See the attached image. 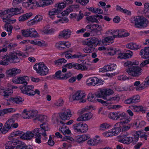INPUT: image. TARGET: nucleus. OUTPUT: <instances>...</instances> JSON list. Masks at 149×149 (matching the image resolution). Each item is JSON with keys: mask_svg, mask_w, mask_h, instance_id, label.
I'll list each match as a JSON object with an SVG mask.
<instances>
[{"mask_svg": "<svg viewBox=\"0 0 149 149\" xmlns=\"http://www.w3.org/2000/svg\"><path fill=\"white\" fill-rule=\"evenodd\" d=\"M57 127H58V126H60V125L61 126H63V128L65 129H66L68 128L67 126L66 125V123H65L63 121L61 120L59 121L58 120H57Z\"/></svg>", "mask_w": 149, "mask_h": 149, "instance_id": "nucleus-62", "label": "nucleus"}, {"mask_svg": "<svg viewBox=\"0 0 149 149\" xmlns=\"http://www.w3.org/2000/svg\"><path fill=\"white\" fill-rule=\"evenodd\" d=\"M118 35H114L116 38H123L128 36L130 33H125L123 30H118Z\"/></svg>", "mask_w": 149, "mask_h": 149, "instance_id": "nucleus-32", "label": "nucleus"}, {"mask_svg": "<svg viewBox=\"0 0 149 149\" xmlns=\"http://www.w3.org/2000/svg\"><path fill=\"white\" fill-rule=\"evenodd\" d=\"M66 6V4H65L64 2H61L59 3L57 7V10H56V13L58 12H60L61 11V10L65 8Z\"/></svg>", "mask_w": 149, "mask_h": 149, "instance_id": "nucleus-51", "label": "nucleus"}, {"mask_svg": "<svg viewBox=\"0 0 149 149\" xmlns=\"http://www.w3.org/2000/svg\"><path fill=\"white\" fill-rule=\"evenodd\" d=\"M113 93V90L111 89L99 90L98 91L96 95L97 97H102L104 99H106L107 97H109L107 96V95L112 94Z\"/></svg>", "mask_w": 149, "mask_h": 149, "instance_id": "nucleus-10", "label": "nucleus"}, {"mask_svg": "<svg viewBox=\"0 0 149 149\" xmlns=\"http://www.w3.org/2000/svg\"><path fill=\"white\" fill-rule=\"evenodd\" d=\"M88 125L86 124H83L81 122V128L80 130V132L84 133L88 130Z\"/></svg>", "mask_w": 149, "mask_h": 149, "instance_id": "nucleus-53", "label": "nucleus"}, {"mask_svg": "<svg viewBox=\"0 0 149 149\" xmlns=\"http://www.w3.org/2000/svg\"><path fill=\"white\" fill-rule=\"evenodd\" d=\"M87 20L89 22H98L97 19L94 16H91L86 17Z\"/></svg>", "mask_w": 149, "mask_h": 149, "instance_id": "nucleus-56", "label": "nucleus"}, {"mask_svg": "<svg viewBox=\"0 0 149 149\" xmlns=\"http://www.w3.org/2000/svg\"><path fill=\"white\" fill-rule=\"evenodd\" d=\"M100 142V140L95 139H91L88 141L87 144L89 146L97 145Z\"/></svg>", "mask_w": 149, "mask_h": 149, "instance_id": "nucleus-40", "label": "nucleus"}, {"mask_svg": "<svg viewBox=\"0 0 149 149\" xmlns=\"http://www.w3.org/2000/svg\"><path fill=\"white\" fill-rule=\"evenodd\" d=\"M140 54L142 58H148L140 64V66L143 67L146 64H149V47H146L141 49Z\"/></svg>", "mask_w": 149, "mask_h": 149, "instance_id": "nucleus-8", "label": "nucleus"}, {"mask_svg": "<svg viewBox=\"0 0 149 149\" xmlns=\"http://www.w3.org/2000/svg\"><path fill=\"white\" fill-rule=\"evenodd\" d=\"M7 59L10 63H18L20 61V59L17 56H22L24 58L27 57L26 55L20 51L13 52L7 55Z\"/></svg>", "mask_w": 149, "mask_h": 149, "instance_id": "nucleus-3", "label": "nucleus"}, {"mask_svg": "<svg viewBox=\"0 0 149 149\" xmlns=\"http://www.w3.org/2000/svg\"><path fill=\"white\" fill-rule=\"evenodd\" d=\"M54 30L53 29H49V27L47 26L44 27L42 32L45 34H49L53 33Z\"/></svg>", "mask_w": 149, "mask_h": 149, "instance_id": "nucleus-50", "label": "nucleus"}, {"mask_svg": "<svg viewBox=\"0 0 149 149\" xmlns=\"http://www.w3.org/2000/svg\"><path fill=\"white\" fill-rule=\"evenodd\" d=\"M8 137L10 140L7 141L4 145L6 149H33L30 146L17 145L18 143L17 142V140L10 137V136Z\"/></svg>", "mask_w": 149, "mask_h": 149, "instance_id": "nucleus-1", "label": "nucleus"}, {"mask_svg": "<svg viewBox=\"0 0 149 149\" xmlns=\"http://www.w3.org/2000/svg\"><path fill=\"white\" fill-rule=\"evenodd\" d=\"M21 72V70L16 68L10 69L6 72V75L9 77H12L20 73Z\"/></svg>", "mask_w": 149, "mask_h": 149, "instance_id": "nucleus-19", "label": "nucleus"}, {"mask_svg": "<svg viewBox=\"0 0 149 149\" xmlns=\"http://www.w3.org/2000/svg\"><path fill=\"white\" fill-rule=\"evenodd\" d=\"M81 122L77 123L73 125V128L75 132H80Z\"/></svg>", "mask_w": 149, "mask_h": 149, "instance_id": "nucleus-43", "label": "nucleus"}, {"mask_svg": "<svg viewBox=\"0 0 149 149\" xmlns=\"http://www.w3.org/2000/svg\"><path fill=\"white\" fill-rule=\"evenodd\" d=\"M7 59V56L5 55L1 61H0V64L2 65H8V62Z\"/></svg>", "mask_w": 149, "mask_h": 149, "instance_id": "nucleus-54", "label": "nucleus"}, {"mask_svg": "<svg viewBox=\"0 0 149 149\" xmlns=\"http://www.w3.org/2000/svg\"><path fill=\"white\" fill-rule=\"evenodd\" d=\"M140 97L138 95L133 96L132 97L128 99L125 100L128 102H141L140 100Z\"/></svg>", "mask_w": 149, "mask_h": 149, "instance_id": "nucleus-31", "label": "nucleus"}, {"mask_svg": "<svg viewBox=\"0 0 149 149\" xmlns=\"http://www.w3.org/2000/svg\"><path fill=\"white\" fill-rule=\"evenodd\" d=\"M2 91L3 93L4 98L11 102H23L24 100L20 96H17L15 97H8V96L10 95L13 93V90L9 88L5 90H2Z\"/></svg>", "mask_w": 149, "mask_h": 149, "instance_id": "nucleus-5", "label": "nucleus"}, {"mask_svg": "<svg viewBox=\"0 0 149 149\" xmlns=\"http://www.w3.org/2000/svg\"><path fill=\"white\" fill-rule=\"evenodd\" d=\"M31 43L32 44L35 45L42 47H45L47 46V43L45 42H41L38 41L37 40H31Z\"/></svg>", "mask_w": 149, "mask_h": 149, "instance_id": "nucleus-28", "label": "nucleus"}, {"mask_svg": "<svg viewBox=\"0 0 149 149\" xmlns=\"http://www.w3.org/2000/svg\"><path fill=\"white\" fill-rule=\"evenodd\" d=\"M98 80H99L98 79L97 77L90 78L87 80L86 82L87 84L89 86H94L97 84V81Z\"/></svg>", "mask_w": 149, "mask_h": 149, "instance_id": "nucleus-25", "label": "nucleus"}, {"mask_svg": "<svg viewBox=\"0 0 149 149\" xmlns=\"http://www.w3.org/2000/svg\"><path fill=\"white\" fill-rule=\"evenodd\" d=\"M120 98V97L116 95L113 97L110 98V97H107L106 100L107 101H109L111 102H118L119 101Z\"/></svg>", "mask_w": 149, "mask_h": 149, "instance_id": "nucleus-46", "label": "nucleus"}, {"mask_svg": "<svg viewBox=\"0 0 149 149\" xmlns=\"http://www.w3.org/2000/svg\"><path fill=\"white\" fill-rule=\"evenodd\" d=\"M93 116L91 113H87L79 117L77 119V120L78 121L88 120L91 119Z\"/></svg>", "mask_w": 149, "mask_h": 149, "instance_id": "nucleus-20", "label": "nucleus"}, {"mask_svg": "<svg viewBox=\"0 0 149 149\" xmlns=\"http://www.w3.org/2000/svg\"><path fill=\"white\" fill-rule=\"evenodd\" d=\"M43 17L42 16L37 15L36 16L34 19H33L30 21L32 25L36 23L41 21L43 19Z\"/></svg>", "mask_w": 149, "mask_h": 149, "instance_id": "nucleus-34", "label": "nucleus"}, {"mask_svg": "<svg viewBox=\"0 0 149 149\" xmlns=\"http://www.w3.org/2000/svg\"><path fill=\"white\" fill-rule=\"evenodd\" d=\"M117 116L116 118V120L120 119L121 120L124 118H125L126 115L124 112H117Z\"/></svg>", "mask_w": 149, "mask_h": 149, "instance_id": "nucleus-47", "label": "nucleus"}, {"mask_svg": "<svg viewBox=\"0 0 149 149\" xmlns=\"http://www.w3.org/2000/svg\"><path fill=\"white\" fill-rule=\"evenodd\" d=\"M31 13H26L20 16L19 18V21L20 22H24L29 18L32 15Z\"/></svg>", "mask_w": 149, "mask_h": 149, "instance_id": "nucleus-30", "label": "nucleus"}, {"mask_svg": "<svg viewBox=\"0 0 149 149\" xmlns=\"http://www.w3.org/2000/svg\"><path fill=\"white\" fill-rule=\"evenodd\" d=\"M33 137V134L32 131L26 132V133H23V135L21 137V139L24 140H30Z\"/></svg>", "mask_w": 149, "mask_h": 149, "instance_id": "nucleus-24", "label": "nucleus"}, {"mask_svg": "<svg viewBox=\"0 0 149 149\" xmlns=\"http://www.w3.org/2000/svg\"><path fill=\"white\" fill-rule=\"evenodd\" d=\"M22 114L24 119H29V111H27L26 109H24Z\"/></svg>", "mask_w": 149, "mask_h": 149, "instance_id": "nucleus-55", "label": "nucleus"}, {"mask_svg": "<svg viewBox=\"0 0 149 149\" xmlns=\"http://www.w3.org/2000/svg\"><path fill=\"white\" fill-rule=\"evenodd\" d=\"M135 22V26L138 28L147 27L149 23L148 20L142 16H138L134 17V18Z\"/></svg>", "mask_w": 149, "mask_h": 149, "instance_id": "nucleus-6", "label": "nucleus"}, {"mask_svg": "<svg viewBox=\"0 0 149 149\" xmlns=\"http://www.w3.org/2000/svg\"><path fill=\"white\" fill-rule=\"evenodd\" d=\"M111 125L109 124L104 123L101 124L100 126V129L102 130H104L106 129L109 128L111 127Z\"/></svg>", "mask_w": 149, "mask_h": 149, "instance_id": "nucleus-45", "label": "nucleus"}, {"mask_svg": "<svg viewBox=\"0 0 149 149\" xmlns=\"http://www.w3.org/2000/svg\"><path fill=\"white\" fill-rule=\"evenodd\" d=\"M18 113L13 115L7 121L4 125L10 129L12 127L15 120L17 119L18 118Z\"/></svg>", "mask_w": 149, "mask_h": 149, "instance_id": "nucleus-18", "label": "nucleus"}, {"mask_svg": "<svg viewBox=\"0 0 149 149\" xmlns=\"http://www.w3.org/2000/svg\"><path fill=\"white\" fill-rule=\"evenodd\" d=\"M117 116V112H112L110 113L108 115L109 118L114 120H116Z\"/></svg>", "mask_w": 149, "mask_h": 149, "instance_id": "nucleus-60", "label": "nucleus"}, {"mask_svg": "<svg viewBox=\"0 0 149 149\" xmlns=\"http://www.w3.org/2000/svg\"><path fill=\"white\" fill-rule=\"evenodd\" d=\"M88 101L91 102H106V101H104L102 100L98 99L97 97H95L93 94L90 93L87 96Z\"/></svg>", "mask_w": 149, "mask_h": 149, "instance_id": "nucleus-22", "label": "nucleus"}, {"mask_svg": "<svg viewBox=\"0 0 149 149\" xmlns=\"http://www.w3.org/2000/svg\"><path fill=\"white\" fill-rule=\"evenodd\" d=\"M33 69L38 74L42 76L46 75L49 73V69L44 63H36L33 66Z\"/></svg>", "mask_w": 149, "mask_h": 149, "instance_id": "nucleus-4", "label": "nucleus"}, {"mask_svg": "<svg viewBox=\"0 0 149 149\" xmlns=\"http://www.w3.org/2000/svg\"><path fill=\"white\" fill-rule=\"evenodd\" d=\"M137 65H134L132 68L126 69V72L129 74L133 77H138L141 74L142 72L141 68Z\"/></svg>", "mask_w": 149, "mask_h": 149, "instance_id": "nucleus-7", "label": "nucleus"}, {"mask_svg": "<svg viewBox=\"0 0 149 149\" xmlns=\"http://www.w3.org/2000/svg\"><path fill=\"white\" fill-rule=\"evenodd\" d=\"M35 119L38 120L41 122H46L48 121L49 119L47 116L41 115L36 117Z\"/></svg>", "mask_w": 149, "mask_h": 149, "instance_id": "nucleus-35", "label": "nucleus"}, {"mask_svg": "<svg viewBox=\"0 0 149 149\" xmlns=\"http://www.w3.org/2000/svg\"><path fill=\"white\" fill-rule=\"evenodd\" d=\"M28 79V77L26 76L22 77H16L13 79L12 81L15 84H22L24 86H26L28 84L26 81Z\"/></svg>", "mask_w": 149, "mask_h": 149, "instance_id": "nucleus-15", "label": "nucleus"}, {"mask_svg": "<svg viewBox=\"0 0 149 149\" xmlns=\"http://www.w3.org/2000/svg\"><path fill=\"white\" fill-rule=\"evenodd\" d=\"M116 10L118 11H119L127 15H130L131 14V12L130 11L126 9H123L118 5L116 6Z\"/></svg>", "mask_w": 149, "mask_h": 149, "instance_id": "nucleus-44", "label": "nucleus"}, {"mask_svg": "<svg viewBox=\"0 0 149 149\" xmlns=\"http://www.w3.org/2000/svg\"><path fill=\"white\" fill-rule=\"evenodd\" d=\"M120 122L116 123L115 125V127L114 129H113L112 131L113 134H114V136L117 135L118 133L121 131V125H122Z\"/></svg>", "mask_w": 149, "mask_h": 149, "instance_id": "nucleus-29", "label": "nucleus"}, {"mask_svg": "<svg viewBox=\"0 0 149 149\" xmlns=\"http://www.w3.org/2000/svg\"><path fill=\"white\" fill-rule=\"evenodd\" d=\"M95 109V108L92 105L87 106L84 108L79 110L77 112V114L79 115H80L87 112L89 109H92L94 110Z\"/></svg>", "mask_w": 149, "mask_h": 149, "instance_id": "nucleus-27", "label": "nucleus"}, {"mask_svg": "<svg viewBox=\"0 0 149 149\" xmlns=\"http://www.w3.org/2000/svg\"><path fill=\"white\" fill-rule=\"evenodd\" d=\"M34 86L32 85H27L22 88L20 87L21 90L23 93L30 96H32V95L34 93Z\"/></svg>", "mask_w": 149, "mask_h": 149, "instance_id": "nucleus-14", "label": "nucleus"}, {"mask_svg": "<svg viewBox=\"0 0 149 149\" xmlns=\"http://www.w3.org/2000/svg\"><path fill=\"white\" fill-rule=\"evenodd\" d=\"M86 94L85 92L81 90L77 91L72 96L73 100L75 101L80 100L81 102H85L86 100L85 98Z\"/></svg>", "mask_w": 149, "mask_h": 149, "instance_id": "nucleus-9", "label": "nucleus"}, {"mask_svg": "<svg viewBox=\"0 0 149 149\" xmlns=\"http://www.w3.org/2000/svg\"><path fill=\"white\" fill-rule=\"evenodd\" d=\"M65 48L64 46L63 41H59L56 43V48L59 50H62Z\"/></svg>", "mask_w": 149, "mask_h": 149, "instance_id": "nucleus-52", "label": "nucleus"}, {"mask_svg": "<svg viewBox=\"0 0 149 149\" xmlns=\"http://www.w3.org/2000/svg\"><path fill=\"white\" fill-rule=\"evenodd\" d=\"M129 108L134 112H139L141 109L140 106H131L129 107Z\"/></svg>", "mask_w": 149, "mask_h": 149, "instance_id": "nucleus-63", "label": "nucleus"}, {"mask_svg": "<svg viewBox=\"0 0 149 149\" xmlns=\"http://www.w3.org/2000/svg\"><path fill=\"white\" fill-rule=\"evenodd\" d=\"M133 54V52L130 50L127 51L125 53V56L126 59L131 58Z\"/></svg>", "mask_w": 149, "mask_h": 149, "instance_id": "nucleus-64", "label": "nucleus"}, {"mask_svg": "<svg viewBox=\"0 0 149 149\" xmlns=\"http://www.w3.org/2000/svg\"><path fill=\"white\" fill-rule=\"evenodd\" d=\"M24 132L22 131L17 130L12 132L9 136L10 138H13V137H15L17 136H20V138L21 139L22 136L23 135Z\"/></svg>", "mask_w": 149, "mask_h": 149, "instance_id": "nucleus-37", "label": "nucleus"}, {"mask_svg": "<svg viewBox=\"0 0 149 149\" xmlns=\"http://www.w3.org/2000/svg\"><path fill=\"white\" fill-rule=\"evenodd\" d=\"M29 32L30 34V37L35 38L39 36L37 32L34 28L29 29Z\"/></svg>", "mask_w": 149, "mask_h": 149, "instance_id": "nucleus-39", "label": "nucleus"}, {"mask_svg": "<svg viewBox=\"0 0 149 149\" xmlns=\"http://www.w3.org/2000/svg\"><path fill=\"white\" fill-rule=\"evenodd\" d=\"M40 127L42 131V135L45 137H46L47 134L46 132L50 130V127L49 125L46 123H44L40 125Z\"/></svg>", "mask_w": 149, "mask_h": 149, "instance_id": "nucleus-23", "label": "nucleus"}, {"mask_svg": "<svg viewBox=\"0 0 149 149\" xmlns=\"http://www.w3.org/2000/svg\"><path fill=\"white\" fill-rule=\"evenodd\" d=\"M139 64L138 61H135L132 62L131 61H127L124 63V66L128 68H132L134 65H138Z\"/></svg>", "mask_w": 149, "mask_h": 149, "instance_id": "nucleus-38", "label": "nucleus"}, {"mask_svg": "<svg viewBox=\"0 0 149 149\" xmlns=\"http://www.w3.org/2000/svg\"><path fill=\"white\" fill-rule=\"evenodd\" d=\"M140 134V131H137L134 134V137H132L133 139L132 142L133 144H135L136 142L138 141L139 137V134Z\"/></svg>", "mask_w": 149, "mask_h": 149, "instance_id": "nucleus-48", "label": "nucleus"}, {"mask_svg": "<svg viewBox=\"0 0 149 149\" xmlns=\"http://www.w3.org/2000/svg\"><path fill=\"white\" fill-rule=\"evenodd\" d=\"M64 67L71 69L74 68L75 69L81 70H87V67L84 65H81L79 63H75L73 62L65 64Z\"/></svg>", "mask_w": 149, "mask_h": 149, "instance_id": "nucleus-12", "label": "nucleus"}, {"mask_svg": "<svg viewBox=\"0 0 149 149\" xmlns=\"http://www.w3.org/2000/svg\"><path fill=\"white\" fill-rule=\"evenodd\" d=\"M109 54L111 55H113L115 54H118L120 52V50H116V49L113 48L112 47L109 48L108 49Z\"/></svg>", "mask_w": 149, "mask_h": 149, "instance_id": "nucleus-42", "label": "nucleus"}, {"mask_svg": "<svg viewBox=\"0 0 149 149\" xmlns=\"http://www.w3.org/2000/svg\"><path fill=\"white\" fill-rule=\"evenodd\" d=\"M86 56V55L82 54L81 52H79L76 54H75L72 56V58H81Z\"/></svg>", "mask_w": 149, "mask_h": 149, "instance_id": "nucleus-57", "label": "nucleus"}, {"mask_svg": "<svg viewBox=\"0 0 149 149\" xmlns=\"http://www.w3.org/2000/svg\"><path fill=\"white\" fill-rule=\"evenodd\" d=\"M101 41L100 40L95 37L91 38L88 41H83V44L88 46L84 49L83 51L86 53L92 52L94 51L93 45H100Z\"/></svg>", "mask_w": 149, "mask_h": 149, "instance_id": "nucleus-2", "label": "nucleus"}, {"mask_svg": "<svg viewBox=\"0 0 149 149\" xmlns=\"http://www.w3.org/2000/svg\"><path fill=\"white\" fill-rule=\"evenodd\" d=\"M72 116L71 111L69 109L66 110L63 112H60L58 113V117L62 120H68Z\"/></svg>", "mask_w": 149, "mask_h": 149, "instance_id": "nucleus-16", "label": "nucleus"}, {"mask_svg": "<svg viewBox=\"0 0 149 149\" xmlns=\"http://www.w3.org/2000/svg\"><path fill=\"white\" fill-rule=\"evenodd\" d=\"M72 31L69 29H65L61 31L58 36L59 39L63 38L67 39L69 38L71 35Z\"/></svg>", "mask_w": 149, "mask_h": 149, "instance_id": "nucleus-17", "label": "nucleus"}, {"mask_svg": "<svg viewBox=\"0 0 149 149\" xmlns=\"http://www.w3.org/2000/svg\"><path fill=\"white\" fill-rule=\"evenodd\" d=\"M3 109L5 114H6L8 113H12L16 111V109L12 108L5 109Z\"/></svg>", "mask_w": 149, "mask_h": 149, "instance_id": "nucleus-58", "label": "nucleus"}, {"mask_svg": "<svg viewBox=\"0 0 149 149\" xmlns=\"http://www.w3.org/2000/svg\"><path fill=\"white\" fill-rule=\"evenodd\" d=\"M144 9L143 10L144 14L149 13V3H146L144 5Z\"/></svg>", "mask_w": 149, "mask_h": 149, "instance_id": "nucleus-61", "label": "nucleus"}, {"mask_svg": "<svg viewBox=\"0 0 149 149\" xmlns=\"http://www.w3.org/2000/svg\"><path fill=\"white\" fill-rule=\"evenodd\" d=\"M13 12L14 13L15 15H17L22 13L23 11L22 10V7L20 6L18 8H12L10 9H7L6 10L1 11L0 12V14L1 15H4Z\"/></svg>", "mask_w": 149, "mask_h": 149, "instance_id": "nucleus-11", "label": "nucleus"}, {"mask_svg": "<svg viewBox=\"0 0 149 149\" xmlns=\"http://www.w3.org/2000/svg\"><path fill=\"white\" fill-rule=\"evenodd\" d=\"M56 14V9L54 8L50 10L49 12V15L50 17L52 19L55 18V15Z\"/></svg>", "mask_w": 149, "mask_h": 149, "instance_id": "nucleus-49", "label": "nucleus"}, {"mask_svg": "<svg viewBox=\"0 0 149 149\" xmlns=\"http://www.w3.org/2000/svg\"><path fill=\"white\" fill-rule=\"evenodd\" d=\"M116 38L114 35L112 36H108L102 40V42L104 43H108L111 44L113 42V40Z\"/></svg>", "mask_w": 149, "mask_h": 149, "instance_id": "nucleus-33", "label": "nucleus"}, {"mask_svg": "<svg viewBox=\"0 0 149 149\" xmlns=\"http://www.w3.org/2000/svg\"><path fill=\"white\" fill-rule=\"evenodd\" d=\"M38 111L36 110L29 111V118H31L36 117Z\"/></svg>", "mask_w": 149, "mask_h": 149, "instance_id": "nucleus-59", "label": "nucleus"}, {"mask_svg": "<svg viewBox=\"0 0 149 149\" xmlns=\"http://www.w3.org/2000/svg\"><path fill=\"white\" fill-rule=\"evenodd\" d=\"M140 84V82L139 81H135L134 83V86H136V91H140L142 90L146 87H144V86H143L142 84L139 86Z\"/></svg>", "mask_w": 149, "mask_h": 149, "instance_id": "nucleus-41", "label": "nucleus"}, {"mask_svg": "<svg viewBox=\"0 0 149 149\" xmlns=\"http://www.w3.org/2000/svg\"><path fill=\"white\" fill-rule=\"evenodd\" d=\"M14 13H11L7 15L6 17H4L2 18L3 21V22H6V23L9 24H13L16 22V20L15 19H10V18L14 15Z\"/></svg>", "mask_w": 149, "mask_h": 149, "instance_id": "nucleus-21", "label": "nucleus"}, {"mask_svg": "<svg viewBox=\"0 0 149 149\" xmlns=\"http://www.w3.org/2000/svg\"><path fill=\"white\" fill-rule=\"evenodd\" d=\"M43 0L39 1L38 2L35 0H28L27 2L23 3V5L25 4L28 7H33L37 6L38 7H45L46 6Z\"/></svg>", "mask_w": 149, "mask_h": 149, "instance_id": "nucleus-13", "label": "nucleus"}, {"mask_svg": "<svg viewBox=\"0 0 149 149\" xmlns=\"http://www.w3.org/2000/svg\"><path fill=\"white\" fill-rule=\"evenodd\" d=\"M8 23H6L3 26V29L8 32L9 36H10L12 32L13 26Z\"/></svg>", "mask_w": 149, "mask_h": 149, "instance_id": "nucleus-26", "label": "nucleus"}, {"mask_svg": "<svg viewBox=\"0 0 149 149\" xmlns=\"http://www.w3.org/2000/svg\"><path fill=\"white\" fill-rule=\"evenodd\" d=\"M132 140L133 139H132V137H129L125 138H122V139H119L118 141L124 143L129 144L132 142Z\"/></svg>", "mask_w": 149, "mask_h": 149, "instance_id": "nucleus-36", "label": "nucleus"}]
</instances>
